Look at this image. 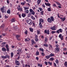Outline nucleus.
<instances>
[{"label":"nucleus","instance_id":"nucleus-1","mask_svg":"<svg viewBox=\"0 0 67 67\" xmlns=\"http://www.w3.org/2000/svg\"><path fill=\"white\" fill-rule=\"evenodd\" d=\"M1 10L3 13H6V7L5 6L4 7V6H3L1 8Z\"/></svg>","mask_w":67,"mask_h":67},{"label":"nucleus","instance_id":"nucleus-2","mask_svg":"<svg viewBox=\"0 0 67 67\" xmlns=\"http://www.w3.org/2000/svg\"><path fill=\"white\" fill-rule=\"evenodd\" d=\"M29 11L30 12L28 14L30 15V16L32 14V15H35V12L32 9H30L29 10Z\"/></svg>","mask_w":67,"mask_h":67},{"label":"nucleus","instance_id":"nucleus-3","mask_svg":"<svg viewBox=\"0 0 67 67\" xmlns=\"http://www.w3.org/2000/svg\"><path fill=\"white\" fill-rule=\"evenodd\" d=\"M26 22L29 25H32L33 23V21L31 19H27L26 20Z\"/></svg>","mask_w":67,"mask_h":67},{"label":"nucleus","instance_id":"nucleus-4","mask_svg":"<svg viewBox=\"0 0 67 67\" xmlns=\"http://www.w3.org/2000/svg\"><path fill=\"white\" fill-rule=\"evenodd\" d=\"M10 56L9 55H6V56H2L1 57L2 58H3L4 59H5L7 58L10 59Z\"/></svg>","mask_w":67,"mask_h":67},{"label":"nucleus","instance_id":"nucleus-5","mask_svg":"<svg viewBox=\"0 0 67 67\" xmlns=\"http://www.w3.org/2000/svg\"><path fill=\"white\" fill-rule=\"evenodd\" d=\"M63 30L62 29H60L57 30L56 31V33L57 34H59L60 33H63Z\"/></svg>","mask_w":67,"mask_h":67},{"label":"nucleus","instance_id":"nucleus-6","mask_svg":"<svg viewBox=\"0 0 67 67\" xmlns=\"http://www.w3.org/2000/svg\"><path fill=\"white\" fill-rule=\"evenodd\" d=\"M17 9L18 10V11H22V8L21 7V6H20V5L18 6V7H17Z\"/></svg>","mask_w":67,"mask_h":67},{"label":"nucleus","instance_id":"nucleus-7","mask_svg":"<svg viewBox=\"0 0 67 67\" xmlns=\"http://www.w3.org/2000/svg\"><path fill=\"white\" fill-rule=\"evenodd\" d=\"M55 52L57 53L58 52H59L60 50L59 49V47H56L54 49Z\"/></svg>","mask_w":67,"mask_h":67},{"label":"nucleus","instance_id":"nucleus-8","mask_svg":"<svg viewBox=\"0 0 67 67\" xmlns=\"http://www.w3.org/2000/svg\"><path fill=\"white\" fill-rule=\"evenodd\" d=\"M44 34H47L48 35H49V30H47L46 29L44 31Z\"/></svg>","mask_w":67,"mask_h":67},{"label":"nucleus","instance_id":"nucleus-9","mask_svg":"<svg viewBox=\"0 0 67 67\" xmlns=\"http://www.w3.org/2000/svg\"><path fill=\"white\" fill-rule=\"evenodd\" d=\"M16 38L17 40H18V41H20V35H16Z\"/></svg>","mask_w":67,"mask_h":67},{"label":"nucleus","instance_id":"nucleus-10","mask_svg":"<svg viewBox=\"0 0 67 67\" xmlns=\"http://www.w3.org/2000/svg\"><path fill=\"white\" fill-rule=\"evenodd\" d=\"M39 23H42L44 22V19L42 18H40L39 19Z\"/></svg>","mask_w":67,"mask_h":67},{"label":"nucleus","instance_id":"nucleus-11","mask_svg":"<svg viewBox=\"0 0 67 67\" xmlns=\"http://www.w3.org/2000/svg\"><path fill=\"white\" fill-rule=\"evenodd\" d=\"M50 29L52 30H56L57 28H56V27L55 26H54L53 27L52 26L50 27Z\"/></svg>","mask_w":67,"mask_h":67},{"label":"nucleus","instance_id":"nucleus-12","mask_svg":"<svg viewBox=\"0 0 67 67\" xmlns=\"http://www.w3.org/2000/svg\"><path fill=\"white\" fill-rule=\"evenodd\" d=\"M15 64H16L17 66H19L20 65V63H19V61H17V60H16L15 62Z\"/></svg>","mask_w":67,"mask_h":67},{"label":"nucleus","instance_id":"nucleus-13","mask_svg":"<svg viewBox=\"0 0 67 67\" xmlns=\"http://www.w3.org/2000/svg\"><path fill=\"white\" fill-rule=\"evenodd\" d=\"M59 37L60 38L61 40H63V36L62 35V34H60L59 36Z\"/></svg>","mask_w":67,"mask_h":67},{"label":"nucleus","instance_id":"nucleus-14","mask_svg":"<svg viewBox=\"0 0 67 67\" xmlns=\"http://www.w3.org/2000/svg\"><path fill=\"white\" fill-rule=\"evenodd\" d=\"M21 49L20 48H18V49L16 51L18 52L17 53V55H19L20 54V53L21 52Z\"/></svg>","mask_w":67,"mask_h":67},{"label":"nucleus","instance_id":"nucleus-15","mask_svg":"<svg viewBox=\"0 0 67 67\" xmlns=\"http://www.w3.org/2000/svg\"><path fill=\"white\" fill-rule=\"evenodd\" d=\"M47 21L49 23H51L52 22V21L50 18H48L47 19Z\"/></svg>","mask_w":67,"mask_h":67},{"label":"nucleus","instance_id":"nucleus-16","mask_svg":"<svg viewBox=\"0 0 67 67\" xmlns=\"http://www.w3.org/2000/svg\"><path fill=\"white\" fill-rule=\"evenodd\" d=\"M31 45H34V44H36V43L35 41H34V40H33V39H32L31 40Z\"/></svg>","mask_w":67,"mask_h":67},{"label":"nucleus","instance_id":"nucleus-17","mask_svg":"<svg viewBox=\"0 0 67 67\" xmlns=\"http://www.w3.org/2000/svg\"><path fill=\"white\" fill-rule=\"evenodd\" d=\"M10 21L12 23L15 22V19L14 18H13L11 19Z\"/></svg>","mask_w":67,"mask_h":67},{"label":"nucleus","instance_id":"nucleus-18","mask_svg":"<svg viewBox=\"0 0 67 67\" xmlns=\"http://www.w3.org/2000/svg\"><path fill=\"white\" fill-rule=\"evenodd\" d=\"M6 48L7 52H9V46L8 44H7L6 46Z\"/></svg>","mask_w":67,"mask_h":67},{"label":"nucleus","instance_id":"nucleus-19","mask_svg":"<svg viewBox=\"0 0 67 67\" xmlns=\"http://www.w3.org/2000/svg\"><path fill=\"white\" fill-rule=\"evenodd\" d=\"M45 5H46L47 6H49V7H51V6H50V5H51V4L49 3H45Z\"/></svg>","mask_w":67,"mask_h":67},{"label":"nucleus","instance_id":"nucleus-20","mask_svg":"<svg viewBox=\"0 0 67 67\" xmlns=\"http://www.w3.org/2000/svg\"><path fill=\"white\" fill-rule=\"evenodd\" d=\"M50 19L51 20H52V21H54V20H55V19H54V16H51L50 17Z\"/></svg>","mask_w":67,"mask_h":67},{"label":"nucleus","instance_id":"nucleus-21","mask_svg":"<svg viewBox=\"0 0 67 67\" xmlns=\"http://www.w3.org/2000/svg\"><path fill=\"white\" fill-rule=\"evenodd\" d=\"M31 40V39L29 38H26L25 40V42H26L27 41H30Z\"/></svg>","mask_w":67,"mask_h":67},{"label":"nucleus","instance_id":"nucleus-22","mask_svg":"<svg viewBox=\"0 0 67 67\" xmlns=\"http://www.w3.org/2000/svg\"><path fill=\"white\" fill-rule=\"evenodd\" d=\"M35 54L36 56H38V55H40V52H38V51L37 50L36 51V53Z\"/></svg>","mask_w":67,"mask_h":67},{"label":"nucleus","instance_id":"nucleus-23","mask_svg":"<svg viewBox=\"0 0 67 67\" xmlns=\"http://www.w3.org/2000/svg\"><path fill=\"white\" fill-rule=\"evenodd\" d=\"M39 26L40 29H42L43 28V26H42V23H39Z\"/></svg>","mask_w":67,"mask_h":67},{"label":"nucleus","instance_id":"nucleus-24","mask_svg":"<svg viewBox=\"0 0 67 67\" xmlns=\"http://www.w3.org/2000/svg\"><path fill=\"white\" fill-rule=\"evenodd\" d=\"M39 50L40 51L42 52H44V49L42 48H39Z\"/></svg>","mask_w":67,"mask_h":67},{"label":"nucleus","instance_id":"nucleus-25","mask_svg":"<svg viewBox=\"0 0 67 67\" xmlns=\"http://www.w3.org/2000/svg\"><path fill=\"white\" fill-rule=\"evenodd\" d=\"M29 30L31 32H33V29L32 27L29 28Z\"/></svg>","mask_w":67,"mask_h":67},{"label":"nucleus","instance_id":"nucleus-26","mask_svg":"<svg viewBox=\"0 0 67 67\" xmlns=\"http://www.w3.org/2000/svg\"><path fill=\"white\" fill-rule=\"evenodd\" d=\"M2 51H4V52H6L7 51V49L4 47H3L2 48Z\"/></svg>","mask_w":67,"mask_h":67},{"label":"nucleus","instance_id":"nucleus-27","mask_svg":"<svg viewBox=\"0 0 67 67\" xmlns=\"http://www.w3.org/2000/svg\"><path fill=\"white\" fill-rule=\"evenodd\" d=\"M48 66H52V63L51 62H48Z\"/></svg>","mask_w":67,"mask_h":67},{"label":"nucleus","instance_id":"nucleus-28","mask_svg":"<svg viewBox=\"0 0 67 67\" xmlns=\"http://www.w3.org/2000/svg\"><path fill=\"white\" fill-rule=\"evenodd\" d=\"M41 0H38L37 1V4L39 5V4L41 3Z\"/></svg>","mask_w":67,"mask_h":67},{"label":"nucleus","instance_id":"nucleus-29","mask_svg":"<svg viewBox=\"0 0 67 67\" xmlns=\"http://www.w3.org/2000/svg\"><path fill=\"white\" fill-rule=\"evenodd\" d=\"M45 57L47 59H49V58L50 57L49 55H48L47 56H46Z\"/></svg>","mask_w":67,"mask_h":67},{"label":"nucleus","instance_id":"nucleus-30","mask_svg":"<svg viewBox=\"0 0 67 67\" xmlns=\"http://www.w3.org/2000/svg\"><path fill=\"white\" fill-rule=\"evenodd\" d=\"M37 66L38 67H43V65L42 64L39 63L38 64Z\"/></svg>","mask_w":67,"mask_h":67},{"label":"nucleus","instance_id":"nucleus-31","mask_svg":"<svg viewBox=\"0 0 67 67\" xmlns=\"http://www.w3.org/2000/svg\"><path fill=\"white\" fill-rule=\"evenodd\" d=\"M60 19H61V20H62L63 21V22L65 21V20H66V18H65V17L63 18H60Z\"/></svg>","mask_w":67,"mask_h":67},{"label":"nucleus","instance_id":"nucleus-32","mask_svg":"<svg viewBox=\"0 0 67 67\" xmlns=\"http://www.w3.org/2000/svg\"><path fill=\"white\" fill-rule=\"evenodd\" d=\"M49 49H52L53 48V46H52V45H49Z\"/></svg>","mask_w":67,"mask_h":67},{"label":"nucleus","instance_id":"nucleus-33","mask_svg":"<svg viewBox=\"0 0 67 67\" xmlns=\"http://www.w3.org/2000/svg\"><path fill=\"white\" fill-rule=\"evenodd\" d=\"M50 57H53V56H55V54H53L52 53H51L50 55H49Z\"/></svg>","mask_w":67,"mask_h":67},{"label":"nucleus","instance_id":"nucleus-34","mask_svg":"<svg viewBox=\"0 0 67 67\" xmlns=\"http://www.w3.org/2000/svg\"><path fill=\"white\" fill-rule=\"evenodd\" d=\"M7 13L8 14H10V13H11V10H10V9H8L7 12Z\"/></svg>","mask_w":67,"mask_h":67},{"label":"nucleus","instance_id":"nucleus-35","mask_svg":"<svg viewBox=\"0 0 67 67\" xmlns=\"http://www.w3.org/2000/svg\"><path fill=\"white\" fill-rule=\"evenodd\" d=\"M4 24H3L1 26V28H4Z\"/></svg>","mask_w":67,"mask_h":67},{"label":"nucleus","instance_id":"nucleus-36","mask_svg":"<svg viewBox=\"0 0 67 67\" xmlns=\"http://www.w3.org/2000/svg\"><path fill=\"white\" fill-rule=\"evenodd\" d=\"M26 16V14H25L23 13L21 15V16L23 18H24Z\"/></svg>","mask_w":67,"mask_h":67},{"label":"nucleus","instance_id":"nucleus-37","mask_svg":"<svg viewBox=\"0 0 67 67\" xmlns=\"http://www.w3.org/2000/svg\"><path fill=\"white\" fill-rule=\"evenodd\" d=\"M55 62L57 64H59V61H58V59H56L55 61Z\"/></svg>","mask_w":67,"mask_h":67},{"label":"nucleus","instance_id":"nucleus-38","mask_svg":"<svg viewBox=\"0 0 67 67\" xmlns=\"http://www.w3.org/2000/svg\"><path fill=\"white\" fill-rule=\"evenodd\" d=\"M49 60H52V61H53L54 60V58L53 57H51L49 59Z\"/></svg>","mask_w":67,"mask_h":67},{"label":"nucleus","instance_id":"nucleus-39","mask_svg":"<svg viewBox=\"0 0 67 67\" xmlns=\"http://www.w3.org/2000/svg\"><path fill=\"white\" fill-rule=\"evenodd\" d=\"M23 8H24L25 10H29V7H24Z\"/></svg>","mask_w":67,"mask_h":67},{"label":"nucleus","instance_id":"nucleus-40","mask_svg":"<svg viewBox=\"0 0 67 67\" xmlns=\"http://www.w3.org/2000/svg\"><path fill=\"white\" fill-rule=\"evenodd\" d=\"M25 3H26V2H25V1H24L23 3L22 2H21V4H22L23 5H24V4H25Z\"/></svg>","mask_w":67,"mask_h":67},{"label":"nucleus","instance_id":"nucleus-41","mask_svg":"<svg viewBox=\"0 0 67 67\" xmlns=\"http://www.w3.org/2000/svg\"><path fill=\"white\" fill-rule=\"evenodd\" d=\"M29 10H26L25 11V13L26 14H27L29 13Z\"/></svg>","mask_w":67,"mask_h":67},{"label":"nucleus","instance_id":"nucleus-42","mask_svg":"<svg viewBox=\"0 0 67 67\" xmlns=\"http://www.w3.org/2000/svg\"><path fill=\"white\" fill-rule=\"evenodd\" d=\"M47 10L48 11H51V7L48 8Z\"/></svg>","mask_w":67,"mask_h":67},{"label":"nucleus","instance_id":"nucleus-43","mask_svg":"<svg viewBox=\"0 0 67 67\" xmlns=\"http://www.w3.org/2000/svg\"><path fill=\"white\" fill-rule=\"evenodd\" d=\"M37 34H40V33H41L40 32V30H37Z\"/></svg>","mask_w":67,"mask_h":67},{"label":"nucleus","instance_id":"nucleus-44","mask_svg":"<svg viewBox=\"0 0 67 67\" xmlns=\"http://www.w3.org/2000/svg\"><path fill=\"white\" fill-rule=\"evenodd\" d=\"M13 55H14L13 53L12 52L11 53V57H12H12H13Z\"/></svg>","mask_w":67,"mask_h":67},{"label":"nucleus","instance_id":"nucleus-45","mask_svg":"<svg viewBox=\"0 0 67 67\" xmlns=\"http://www.w3.org/2000/svg\"><path fill=\"white\" fill-rule=\"evenodd\" d=\"M44 11H43L41 12L40 13L41 15H44Z\"/></svg>","mask_w":67,"mask_h":67},{"label":"nucleus","instance_id":"nucleus-46","mask_svg":"<svg viewBox=\"0 0 67 67\" xmlns=\"http://www.w3.org/2000/svg\"><path fill=\"white\" fill-rule=\"evenodd\" d=\"M56 4H57V5H60V6H61V4H60V3H59L58 2H57V3Z\"/></svg>","mask_w":67,"mask_h":67},{"label":"nucleus","instance_id":"nucleus-47","mask_svg":"<svg viewBox=\"0 0 67 67\" xmlns=\"http://www.w3.org/2000/svg\"><path fill=\"white\" fill-rule=\"evenodd\" d=\"M52 34H54V33H56V31H52L51 32Z\"/></svg>","mask_w":67,"mask_h":67},{"label":"nucleus","instance_id":"nucleus-48","mask_svg":"<svg viewBox=\"0 0 67 67\" xmlns=\"http://www.w3.org/2000/svg\"><path fill=\"white\" fill-rule=\"evenodd\" d=\"M47 40H48V39H47V37H46L45 38V41L46 42L45 43H46V42L47 41Z\"/></svg>","mask_w":67,"mask_h":67},{"label":"nucleus","instance_id":"nucleus-49","mask_svg":"<svg viewBox=\"0 0 67 67\" xmlns=\"http://www.w3.org/2000/svg\"><path fill=\"white\" fill-rule=\"evenodd\" d=\"M53 7H56L57 8V7L56 6V5L55 4H54L53 5Z\"/></svg>","mask_w":67,"mask_h":67},{"label":"nucleus","instance_id":"nucleus-50","mask_svg":"<svg viewBox=\"0 0 67 67\" xmlns=\"http://www.w3.org/2000/svg\"><path fill=\"white\" fill-rule=\"evenodd\" d=\"M43 46H46V47H48V44H44Z\"/></svg>","mask_w":67,"mask_h":67},{"label":"nucleus","instance_id":"nucleus-51","mask_svg":"<svg viewBox=\"0 0 67 67\" xmlns=\"http://www.w3.org/2000/svg\"><path fill=\"white\" fill-rule=\"evenodd\" d=\"M27 33H28L27 30H26V31H25L24 34H26V35H27Z\"/></svg>","mask_w":67,"mask_h":67},{"label":"nucleus","instance_id":"nucleus-52","mask_svg":"<svg viewBox=\"0 0 67 67\" xmlns=\"http://www.w3.org/2000/svg\"><path fill=\"white\" fill-rule=\"evenodd\" d=\"M32 26H33L34 27H35V23L34 22H32Z\"/></svg>","mask_w":67,"mask_h":67},{"label":"nucleus","instance_id":"nucleus-53","mask_svg":"<svg viewBox=\"0 0 67 67\" xmlns=\"http://www.w3.org/2000/svg\"><path fill=\"white\" fill-rule=\"evenodd\" d=\"M64 65L65 66H67V62H65L64 63Z\"/></svg>","mask_w":67,"mask_h":67},{"label":"nucleus","instance_id":"nucleus-54","mask_svg":"<svg viewBox=\"0 0 67 67\" xmlns=\"http://www.w3.org/2000/svg\"><path fill=\"white\" fill-rule=\"evenodd\" d=\"M38 8L40 10V11H43V9L42 8Z\"/></svg>","mask_w":67,"mask_h":67},{"label":"nucleus","instance_id":"nucleus-55","mask_svg":"<svg viewBox=\"0 0 67 67\" xmlns=\"http://www.w3.org/2000/svg\"><path fill=\"white\" fill-rule=\"evenodd\" d=\"M41 55H42V56H45V53H44L43 52H42V53H41Z\"/></svg>","mask_w":67,"mask_h":67},{"label":"nucleus","instance_id":"nucleus-56","mask_svg":"<svg viewBox=\"0 0 67 67\" xmlns=\"http://www.w3.org/2000/svg\"><path fill=\"white\" fill-rule=\"evenodd\" d=\"M31 18L32 19V20H35V18L34 17H33V16H31Z\"/></svg>","mask_w":67,"mask_h":67},{"label":"nucleus","instance_id":"nucleus-57","mask_svg":"<svg viewBox=\"0 0 67 67\" xmlns=\"http://www.w3.org/2000/svg\"><path fill=\"white\" fill-rule=\"evenodd\" d=\"M35 41L36 42H37L39 40L37 38H35Z\"/></svg>","mask_w":67,"mask_h":67},{"label":"nucleus","instance_id":"nucleus-58","mask_svg":"<svg viewBox=\"0 0 67 67\" xmlns=\"http://www.w3.org/2000/svg\"><path fill=\"white\" fill-rule=\"evenodd\" d=\"M35 37L36 38H38V35H35Z\"/></svg>","mask_w":67,"mask_h":67},{"label":"nucleus","instance_id":"nucleus-59","mask_svg":"<svg viewBox=\"0 0 67 67\" xmlns=\"http://www.w3.org/2000/svg\"><path fill=\"white\" fill-rule=\"evenodd\" d=\"M44 64H45L46 66H47V65H48V64H47V62L46 61L45 62Z\"/></svg>","mask_w":67,"mask_h":67},{"label":"nucleus","instance_id":"nucleus-60","mask_svg":"<svg viewBox=\"0 0 67 67\" xmlns=\"http://www.w3.org/2000/svg\"><path fill=\"white\" fill-rule=\"evenodd\" d=\"M41 38H43V39H44V35H41Z\"/></svg>","mask_w":67,"mask_h":67},{"label":"nucleus","instance_id":"nucleus-61","mask_svg":"<svg viewBox=\"0 0 67 67\" xmlns=\"http://www.w3.org/2000/svg\"><path fill=\"white\" fill-rule=\"evenodd\" d=\"M54 64L53 65H54V67H56L57 66L56 64V63H54Z\"/></svg>","mask_w":67,"mask_h":67},{"label":"nucleus","instance_id":"nucleus-62","mask_svg":"<svg viewBox=\"0 0 67 67\" xmlns=\"http://www.w3.org/2000/svg\"><path fill=\"white\" fill-rule=\"evenodd\" d=\"M5 19H8V18H9V16H7L6 15H5Z\"/></svg>","mask_w":67,"mask_h":67},{"label":"nucleus","instance_id":"nucleus-63","mask_svg":"<svg viewBox=\"0 0 67 67\" xmlns=\"http://www.w3.org/2000/svg\"><path fill=\"white\" fill-rule=\"evenodd\" d=\"M42 7H43V8H45L46 7V6H45V5L44 4H43L42 5Z\"/></svg>","mask_w":67,"mask_h":67},{"label":"nucleus","instance_id":"nucleus-64","mask_svg":"<svg viewBox=\"0 0 67 67\" xmlns=\"http://www.w3.org/2000/svg\"><path fill=\"white\" fill-rule=\"evenodd\" d=\"M63 54L64 55H67V52H66V53L64 52H63Z\"/></svg>","mask_w":67,"mask_h":67}]
</instances>
